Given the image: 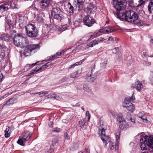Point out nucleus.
I'll return each instance as SVG.
<instances>
[{
	"instance_id": "obj_37",
	"label": "nucleus",
	"mask_w": 153,
	"mask_h": 153,
	"mask_svg": "<svg viewBox=\"0 0 153 153\" xmlns=\"http://www.w3.org/2000/svg\"><path fill=\"white\" fill-rule=\"evenodd\" d=\"M101 34L99 31L97 32H95L93 34L90 36V38L92 39L97 37L101 35Z\"/></svg>"
},
{
	"instance_id": "obj_34",
	"label": "nucleus",
	"mask_w": 153,
	"mask_h": 153,
	"mask_svg": "<svg viewBox=\"0 0 153 153\" xmlns=\"http://www.w3.org/2000/svg\"><path fill=\"white\" fill-rule=\"evenodd\" d=\"M135 99V98L132 95L131 97H127L126 98L125 100L124 101V102L126 101V102L129 103V102L133 101Z\"/></svg>"
},
{
	"instance_id": "obj_19",
	"label": "nucleus",
	"mask_w": 153,
	"mask_h": 153,
	"mask_svg": "<svg viewBox=\"0 0 153 153\" xmlns=\"http://www.w3.org/2000/svg\"><path fill=\"white\" fill-rule=\"evenodd\" d=\"M120 123L119 127L122 130H126L129 127L130 125L126 121H122Z\"/></svg>"
},
{
	"instance_id": "obj_43",
	"label": "nucleus",
	"mask_w": 153,
	"mask_h": 153,
	"mask_svg": "<svg viewBox=\"0 0 153 153\" xmlns=\"http://www.w3.org/2000/svg\"><path fill=\"white\" fill-rule=\"evenodd\" d=\"M105 39L106 40L107 39H105L102 37L98 38L95 39V40L97 42V43L98 44L99 43L103 42Z\"/></svg>"
},
{
	"instance_id": "obj_11",
	"label": "nucleus",
	"mask_w": 153,
	"mask_h": 153,
	"mask_svg": "<svg viewBox=\"0 0 153 153\" xmlns=\"http://www.w3.org/2000/svg\"><path fill=\"white\" fill-rule=\"evenodd\" d=\"M84 10L88 14H90L95 12L97 10V8L94 5L90 4L84 9Z\"/></svg>"
},
{
	"instance_id": "obj_22",
	"label": "nucleus",
	"mask_w": 153,
	"mask_h": 153,
	"mask_svg": "<svg viewBox=\"0 0 153 153\" xmlns=\"http://www.w3.org/2000/svg\"><path fill=\"white\" fill-rule=\"evenodd\" d=\"M46 97L48 98H54L57 100H59L61 98V97L53 93L50 94L46 96Z\"/></svg>"
},
{
	"instance_id": "obj_63",
	"label": "nucleus",
	"mask_w": 153,
	"mask_h": 153,
	"mask_svg": "<svg viewBox=\"0 0 153 153\" xmlns=\"http://www.w3.org/2000/svg\"><path fill=\"white\" fill-rule=\"evenodd\" d=\"M143 55L145 56H148V53L146 52H143Z\"/></svg>"
},
{
	"instance_id": "obj_59",
	"label": "nucleus",
	"mask_w": 153,
	"mask_h": 153,
	"mask_svg": "<svg viewBox=\"0 0 153 153\" xmlns=\"http://www.w3.org/2000/svg\"><path fill=\"white\" fill-rule=\"evenodd\" d=\"M103 122L102 121H101L100 122V123L99 124V125H100V126L99 127L100 128H99L102 129V128H102V126H103Z\"/></svg>"
},
{
	"instance_id": "obj_3",
	"label": "nucleus",
	"mask_w": 153,
	"mask_h": 153,
	"mask_svg": "<svg viewBox=\"0 0 153 153\" xmlns=\"http://www.w3.org/2000/svg\"><path fill=\"white\" fill-rule=\"evenodd\" d=\"M113 5L114 8L116 10V13L117 17L120 19L122 16L120 11L125 9L126 2L125 0H113Z\"/></svg>"
},
{
	"instance_id": "obj_29",
	"label": "nucleus",
	"mask_w": 153,
	"mask_h": 153,
	"mask_svg": "<svg viewBox=\"0 0 153 153\" xmlns=\"http://www.w3.org/2000/svg\"><path fill=\"white\" fill-rule=\"evenodd\" d=\"M31 51L27 45V47L25 48L23 52V54L25 56H29L30 53Z\"/></svg>"
},
{
	"instance_id": "obj_57",
	"label": "nucleus",
	"mask_w": 153,
	"mask_h": 153,
	"mask_svg": "<svg viewBox=\"0 0 153 153\" xmlns=\"http://www.w3.org/2000/svg\"><path fill=\"white\" fill-rule=\"evenodd\" d=\"M5 137L8 138L10 136V134L9 132H5L4 134Z\"/></svg>"
},
{
	"instance_id": "obj_40",
	"label": "nucleus",
	"mask_w": 153,
	"mask_h": 153,
	"mask_svg": "<svg viewBox=\"0 0 153 153\" xmlns=\"http://www.w3.org/2000/svg\"><path fill=\"white\" fill-rule=\"evenodd\" d=\"M48 93V91H43L39 92L38 93H36V94H39L40 97H42L44 96L45 95L47 94Z\"/></svg>"
},
{
	"instance_id": "obj_35",
	"label": "nucleus",
	"mask_w": 153,
	"mask_h": 153,
	"mask_svg": "<svg viewBox=\"0 0 153 153\" xmlns=\"http://www.w3.org/2000/svg\"><path fill=\"white\" fill-rule=\"evenodd\" d=\"M26 141L23 139L22 137H19L17 142V143L20 145L24 146V143Z\"/></svg>"
},
{
	"instance_id": "obj_62",
	"label": "nucleus",
	"mask_w": 153,
	"mask_h": 153,
	"mask_svg": "<svg viewBox=\"0 0 153 153\" xmlns=\"http://www.w3.org/2000/svg\"><path fill=\"white\" fill-rule=\"evenodd\" d=\"M3 77V75L0 71V82L2 81Z\"/></svg>"
},
{
	"instance_id": "obj_36",
	"label": "nucleus",
	"mask_w": 153,
	"mask_h": 153,
	"mask_svg": "<svg viewBox=\"0 0 153 153\" xmlns=\"http://www.w3.org/2000/svg\"><path fill=\"white\" fill-rule=\"evenodd\" d=\"M18 22L21 24L23 23L24 18L23 16H22L21 14H19L18 15Z\"/></svg>"
},
{
	"instance_id": "obj_33",
	"label": "nucleus",
	"mask_w": 153,
	"mask_h": 153,
	"mask_svg": "<svg viewBox=\"0 0 153 153\" xmlns=\"http://www.w3.org/2000/svg\"><path fill=\"white\" fill-rule=\"evenodd\" d=\"M80 70H78L76 72L71 74L70 75L71 78H74L76 77L78 74H80L81 73Z\"/></svg>"
},
{
	"instance_id": "obj_2",
	"label": "nucleus",
	"mask_w": 153,
	"mask_h": 153,
	"mask_svg": "<svg viewBox=\"0 0 153 153\" xmlns=\"http://www.w3.org/2000/svg\"><path fill=\"white\" fill-rule=\"evenodd\" d=\"M137 138H140V145L142 150H146L147 147L150 148H153V136H143L142 134L136 136Z\"/></svg>"
},
{
	"instance_id": "obj_55",
	"label": "nucleus",
	"mask_w": 153,
	"mask_h": 153,
	"mask_svg": "<svg viewBox=\"0 0 153 153\" xmlns=\"http://www.w3.org/2000/svg\"><path fill=\"white\" fill-rule=\"evenodd\" d=\"M107 61H105L102 63V66L104 68H106V65L107 64Z\"/></svg>"
},
{
	"instance_id": "obj_27",
	"label": "nucleus",
	"mask_w": 153,
	"mask_h": 153,
	"mask_svg": "<svg viewBox=\"0 0 153 153\" xmlns=\"http://www.w3.org/2000/svg\"><path fill=\"white\" fill-rule=\"evenodd\" d=\"M14 101L15 98H10L8 101H6V103L4 104V106H6L13 104L14 103Z\"/></svg>"
},
{
	"instance_id": "obj_12",
	"label": "nucleus",
	"mask_w": 153,
	"mask_h": 153,
	"mask_svg": "<svg viewBox=\"0 0 153 153\" xmlns=\"http://www.w3.org/2000/svg\"><path fill=\"white\" fill-rule=\"evenodd\" d=\"M93 71L91 70V74L88 73L87 74V79L88 82H92L95 80L97 76V73L95 72L93 74Z\"/></svg>"
},
{
	"instance_id": "obj_53",
	"label": "nucleus",
	"mask_w": 153,
	"mask_h": 153,
	"mask_svg": "<svg viewBox=\"0 0 153 153\" xmlns=\"http://www.w3.org/2000/svg\"><path fill=\"white\" fill-rule=\"evenodd\" d=\"M140 118L143 120V121H145L147 120V119H146V117L145 115H143L141 117L140 116Z\"/></svg>"
},
{
	"instance_id": "obj_16",
	"label": "nucleus",
	"mask_w": 153,
	"mask_h": 153,
	"mask_svg": "<svg viewBox=\"0 0 153 153\" xmlns=\"http://www.w3.org/2000/svg\"><path fill=\"white\" fill-rule=\"evenodd\" d=\"M131 88H135L138 91H140L142 89V83L139 81H137L132 84Z\"/></svg>"
},
{
	"instance_id": "obj_7",
	"label": "nucleus",
	"mask_w": 153,
	"mask_h": 153,
	"mask_svg": "<svg viewBox=\"0 0 153 153\" xmlns=\"http://www.w3.org/2000/svg\"><path fill=\"white\" fill-rule=\"evenodd\" d=\"M85 1V0H74L73 5L75 8V10L79 12L82 10Z\"/></svg>"
},
{
	"instance_id": "obj_44",
	"label": "nucleus",
	"mask_w": 153,
	"mask_h": 153,
	"mask_svg": "<svg viewBox=\"0 0 153 153\" xmlns=\"http://www.w3.org/2000/svg\"><path fill=\"white\" fill-rule=\"evenodd\" d=\"M67 27H68L67 25H63L61 27V28L59 29V30L60 31H63L66 30Z\"/></svg>"
},
{
	"instance_id": "obj_26",
	"label": "nucleus",
	"mask_w": 153,
	"mask_h": 153,
	"mask_svg": "<svg viewBox=\"0 0 153 153\" xmlns=\"http://www.w3.org/2000/svg\"><path fill=\"white\" fill-rule=\"evenodd\" d=\"M120 141V136L119 135H117L116 136V139L115 143V150H117L119 148V144Z\"/></svg>"
},
{
	"instance_id": "obj_8",
	"label": "nucleus",
	"mask_w": 153,
	"mask_h": 153,
	"mask_svg": "<svg viewBox=\"0 0 153 153\" xmlns=\"http://www.w3.org/2000/svg\"><path fill=\"white\" fill-rule=\"evenodd\" d=\"M83 22L85 25L89 27L93 26L95 21L92 17L87 15L84 17Z\"/></svg>"
},
{
	"instance_id": "obj_52",
	"label": "nucleus",
	"mask_w": 153,
	"mask_h": 153,
	"mask_svg": "<svg viewBox=\"0 0 153 153\" xmlns=\"http://www.w3.org/2000/svg\"><path fill=\"white\" fill-rule=\"evenodd\" d=\"M39 62H36V63H33L31 65H30V64H27L26 65V67H27L28 66L29 67H30V68H32L33 66H34L37 63H38Z\"/></svg>"
},
{
	"instance_id": "obj_17",
	"label": "nucleus",
	"mask_w": 153,
	"mask_h": 153,
	"mask_svg": "<svg viewBox=\"0 0 153 153\" xmlns=\"http://www.w3.org/2000/svg\"><path fill=\"white\" fill-rule=\"evenodd\" d=\"M19 38H20V37L18 36L16 34L13 40L14 44L17 47H24V46L22 43V41L19 40Z\"/></svg>"
},
{
	"instance_id": "obj_1",
	"label": "nucleus",
	"mask_w": 153,
	"mask_h": 153,
	"mask_svg": "<svg viewBox=\"0 0 153 153\" xmlns=\"http://www.w3.org/2000/svg\"><path fill=\"white\" fill-rule=\"evenodd\" d=\"M122 16L120 19H124L125 21L132 23L138 26L142 25L140 20L139 18L137 13L132 10H129L125 13L121 14Z\"/></svg>"
},
{
	"instance_id": "obj_21",
	"label": "nucleus",
	"mask_w": 153,
	"mask_h": 153,
	"mask_svg": "<svg viewBox=\"0 0 153 153\" xmlns=\"http://www.w3.org/2000/svg\"><path fill=\"white\" fill-rule=\"evenodd\" d=\"M5 27L10 30L12 29L13 28L12 22L10 20H7V18H5Z\"/></svg>"
},
{
	"instance_id": "obj_60",
	"label": "nucleus",
	"mask_w": 153,
	"mask_h": 153,
	"mask_svg": "<svg viewBox=\"0 0 153 153\" xmlns=\"http://www.w3.org/2000/svg\"><path fill=\"white\" fill-rule=\"evenodd\" d=\"M47 58H48L47 60L48 61L52 60L54 59V58L53 57V56H52L51 57L49 56L48 57H47Z\"/></svg>"
},
{
	"instance_id": "obj_39",
	"label": "nucleus",
	"mask_w": 153,
	"mask_h": 153,
	"mask_svg": "<svg viewBox=\"0 0 153 153\" xmlns=\"http://www.w3.org/2000/svg\"><path fill=\"white\" fill-rule=\"evenodd\" d=\"M68 6H70L69 7V10H70V13H73L74 12V7L72 5H71V4L69 2L68 3Z\"/></svg>"
},
{
	"instance_id": "obj_47",
	"label": "nucleus",
	"mask_w": 153,
	"mask_h": 153,
	"mask_svg": "<svg viewBox=\"0 0 153 153\" xmlns=\"http://www.w3.org/2000/svg\"><path fill=\"white\" fill-rule=\"evenodd\" d=\"M83 89L86 91L90 92L91 91V90L86 85H84L83 86Z\"/></svg>"
},
{
	"instance_id": "obj_64",
	"label": "nucleus",
	"mask_w": 153,
	"mask_h": 153,
	"mask_svg": "<svg viewBox=\"0 0 153 153\" xmlns=\"http://www.w3.org/2000/svg\"><path fill=\"white\" fill-rule=\"evenodd\" d=\"M134 2V0H128V2L130 4H132Z\"/></svg>"
},
{
	"instance_id": "obj_30",
	"label": "nucleus",
	"mask_w": 153,
	"mask_h": 153,
	"mask_svg": "<svg viewBox=\"0 0 153 153\" xmlns=\"http://www.w3.org/2000/svg\"><path fill=\"white\" fill-rule=\"evenodd\" d=\"M96 45H98V44L97 43V42L95 39L90 42L87 45L89 47H92Z\"/></svg>"
},
{
	"instance_id": "obj_20",
	"label": "nucleus",
	"mask_w": 153,
	"mask_h": 153,
	"mask_svg": "<svg viewBox=\"0 0 153 153\" xmlns=\"http://www.w3.org/2000/svg\"><path fill=\"white\" fill-rule=\"evenodd\" d=\"M32 135V134L29 132H25L22 134V137L23 139L26 141L28 140Z\"/></svg>"
},
{
	"instance_id": "obj_49",
	"label": "nucleus",
	"mask_w": 153,
	"mask_h": 153,
	"mask_svg": "<svg viewBox=\"0 0 153 153\" xmlns=\"http://www.w3.org/2000/svg\"><path fill=\"white\" fill-rule=\"evenodd\" d=\"M62 54V52H59L56 53V54L53 56L54 59L57 58L59 56H60Z\"/></svg>"
},
{
	"instance_id": "obj_4",
	"label": "nucleus",
	"mask_w": 153,
	"mask_h": 153,
	"mask_svg": "<svg viewBox=\"0 0 153 153\" xmlns=\"http://www.w3.org/2000/svg\"><path fill=\"white\" fill-rule=\"evenodd\" d=\"M25 34L28 37L33 38L37 35L38 31L35 25L32 24H29L25 27Z\"/></svg>"
},
{
	"instance_id": "obj_18",
	"label": "nucleus",
	"mask_w": 153,
	"mask_h": 153,
	"mask_svg": "<svg viewBox=\"0 0 153 153\" xmlns=\"http://www.w3.org/2000/svg\"><path fill=\"white\" fill-rule=\"evenodd\" d=\"M7 48L3 46H0V59H3L5 57Z\"/></svg>"
},
{
	"instance_id": "obj_10",
	"label": "nucleus",
	"mask_w": 153,
	"mask_h": 153,
	"mask_svg": "<svg viewBox=\"0 0 153 153\" xmlns=\"http://www.w3.org/2000/svg\"><path fill=\"white\" fill-rule=\"evenodd\" d=\"M99 132L101 133L100 136L102 140L105 143V145H106L107 143L110 141L109 139L108 136H106L104 134L105 130L104 128L102 129L99 128Z\"/></svg>"
},
{
	"instance_id": "obj_14",
	"label": "nucleus",
	"mask_w": 153,
	"mask_h": 153,
	"mask_svg": "<svg viewBox=\"0 0 153 153\" xmlns=\"http://www.w3.org/2000/svg\"><path fill=\"white\" fill-rule=\"evenodd\" d=\"M115 29L113 27L109 26L100 29L99 31L100 33H107L114 31Z\"/></svg>"
},
{
	"instance_id": "obj_6",
	"label": "nucleus",
	"mask_w": 153,
	"mask_h": 153,
	"mask_svg": "<svg viewBox=\"0 0 153 153\" xmlns=\"http://www.w3.org/2000/svg\"><path fill=\"white\" fill-rule=\"evenodd\" d=\"M62 12L58 7L53 8L52 10L51 14L53 18L57 19H61L62 16Z\"/></svg>"
},
{
	"instance_id": "obj_23",
	"label": "nucleus",
	"mask_w": 153,
	"mask_h": 153,
	"mask_svg": "<svg viewBox=\"0 0 153 153\" xmlns=\"http://www.w3.org/2000/svg\"><path fill=\"white\" fill-rule=\"evenodd\" d=\"M0 39L5 41H8L10 39V36L8 34L3 33L1 35Z\"/></svg>"
},
{
	"instance_id": "obj_38",
	"label": "nucleus",
	"mask_w": 153,
	"mask_h": 153,
	"mask_svg": "<svg viewBox=\"0 0 153 153\" xmlns=\"http://www.w3.org/2000/svg\"><path fill=\"white\" fill-rule=\"evenodd\" d=\"M67 19L68 20V23L70 24L71 22L73 21V14H69L68 15Z\"/></svg>"
},
{
	"instance_id": "obj_32",
	"label": "nucleus",
	"mask_w": 153,
	"mask_h": 153,
	"mask_svg": "<svg viewBox=\"0 0 153 153\" xmlns=\"http://www.w3.org/2000/svg\"><path fill=\"white\" fill-rule=\"evenodd\" d=\"M86 123V120L82 119V120H81L80 121H79V125L83 129L84 128L85 129V128L84 127V126L85 125V124Z\"/></svg>"
},
{
	"instance_id": "obj_41",
	"label": "nucleus",
	"mask_w": 153,
	"mask_h": 153,
	"mask_svg": "<svg viewBox=\"0 0 153 153\" xmlns=\"http://www.w3.org/2000/svg\"><path fill=\"white\" fill-rule=\"evenodd\" d=\"M146 0H139L138 1V4L137 7L144 5L145 3V1Z\"/></svg>"
},
{
	"instance_id": "obj_48",
	"label": "nucleus",
	"mask_w": 153,
	"mask_h": 153,
	"mask_svg": "<svg viewBox=\"0 0 153 153\" xmlns=\"http://www.w3.org/2000/svg\"><path fill=\"white\" fill-rule=\"evenodd\" d=\"M48 64H45V65H42V66L39 69L36 70H38V71H41V70L45 69L48 67Z\"/></svg>"
},
{
	"instance_id": "obj_28",
	"label": "nucleus",
	"mask_w": 153,
	"mask_h": 153,
	"mask_svg": "<svg viewBox=\"0 0 153 153\" xmlns=\"http://www.w3.org/2000/svg\"><path fill=\"white\" fill-rule=\"evenodd\" d=\"M85 59H83L82 60H81L79 62H76L73 65H71L68 68L69 69H71V68H74L75 66L78 65H81L82 63L85 60Z\"/></svg>"
},
{
	"instance_id": "obj_13",
	"label": "nucleus",
	"mask_w": 153,
	"mask_h": 153,
	"mask_svg": "<svg viewBox=\"0 0 153 153\" xmlns=\"http://www.w3.org/2000/svg\"><path fill=\"white\" fill-rule=\"evenodd\" d=\"M126 101L125 102L123 106L124 108H126L128 111L131 113L133 112L135 110V107L131 103H127Z\"/></svg>"
},
{
	"instance_id": "obj_42",
	"label": "nucleus",
	"mask_w": 153,
	"mask_h": 153,
	"mask_svg": "<svg viewBox=\"0 0 153 153\" xmlns=\"http://www.w3.org/2000/svg\"><path fill=\"white\" fill-rule=\"evenodd\" d=\"M124 118L123 117L122 115H119L117 116V120L119 121L120 123L122 122V121H124Z\"/></svg>"
},
{
	"instance_id": "obj_9",
	"label": "nucleus",
	"mask_w": 153,
	"mask_h": 153,
	"mask_svg": "<svg viewBox=\"0 0 153 153\" xmlns=\"http://www.w3.org/2000/svg\"><path fill=\"white\" fill-rule=\"evenodd\" d=\"M39 2V6L42 10L47 9L53 3L51 0H40Z\"/></svg>"
},
{
	"instance_id": "obj_61",
	"label": "nucleus",
	"mask_w": 153,
	"mask_h": 153,
	"mask_svg": "<svg viewBox=\"0 0 153 153\" xmlns=\"http://www.w3.org/2000/svg\"><path fill=\"white\" fill-rule=\"evenodd\" d=\"M53 131L55 132H57L59 131V129L57 128H54L53 129Z\"/></svg>"
},
{
	"instance_id": "obj_31",
	"label": "nucleus",
	"mask_w": 153,
	"mask_h": 153,
	"mask_svg": "<svg viewBox=\"0 0 153 153\" xmlns=\"http://www.w3.org/2000/svg\"><path fill=\"white\" fill-rule=\"evenodd\" d=\"M128 121L129 123L131 125L129 127H133L135 125V120L134 118H131L129 120H127Z\"/></svg>"
},
{
	"instance_id": "obj_51",
	"label": "nucleus",
	"mask_w": 153,
	"mask_h": 153,
	"mask_svg": "<svg viewBox=\"0 0 153 153\" xmlns=\"http://www.w3.org/2000/svg\"><path fill=\"white\" fill-rule=\"evenodd\" d=\"M131 118V114L128 112H127L126 114V119L128 120Z\"/></svg>"
},
{
	"instance_id": "obj_45",
	"label": "nucleus",
	"mask_w": 153,
	"mask_h": 153,
	"mask_svg": "<svg viewBox=\"0 0 153 153\" xmlns=\"http://www.w3.org/2000/svg\"><path fill=\"white\" fill-rule=\"evenodd\" d=\"M38 72V70H34L32 71H30V73H28V74L26 75V76L27 77L33 74H35L37 72Z\"/></svg>"
},
{
	"instance_id": "obj_58",
	"label": "nucleus",
	"mask_w": 153,
	"mask_h": 153,
	"mask_svg": "<svg viewBox=\"0 0 153 153\" xmlns=\"http://www.w3.org/2000/svg\"><path fill=\"white\" fill-rule=\"evenodd\" d=\"M86 115L88 116V120H89L90 119V115L89 114V111H87L86 112Z\"/></svg>"
},
{
	"instance_id": "obj_50",
	"label": "nucleus",
	"mask_w": 153,
	"mask_h": 153,
	"mask_svg": "<svg viewBox=\"0 0 153 153\" xmlns=\"http://www.w3.org/2000/svg\"><path fill=\"white\" fill-rule=\"evenodd\" d=\"M109 142L110 148L111 150L114 149V144L113 143H112L111 142L109 141Z\"/></svg>"
},
{
	"instance_id": "obj_5",
	"label": "nucleus",
	"mask_w": 153,
	"mask_h": 153,
	"mask_svg": "<svg viewBox=\"0 0 153 153\" xmlns=\"http://www.w3.org/2000/svg\"><path fill=\"white\" fill-rule=\"evenodd\" d=\"M9 2L0 6V12L2 13L4 11H7L10 6V7L12 8H18L16 6L17 4L16 2H14L13 3L12 2L14 0H9Z\"/></svg>"
},
{
	"instance_id": "obj_24",
	"label": "nucleus",
	"mask_w": 153,
	"mask_h": 153,
	"mask_svg": "<svg viewBox=\"0 0 153 153\" xmlns=\"http://www.w3.org/2000/svg\"><path fill=\"white\" fill-rule=\"evenodd\" d=\"M148 10L149 13H153V0H150L148 6Z\"/></svg>"
},
{
	"instance_id": "obj_15",
	"label": "nucleus",
	"mask_w": 153,
	"mask_h": 153,
	"mask_svg": "<svg viewBox=\"0 0 153 153\" xmlns=\"http://www.w3.org/2000/svg\"><path fill=\"white\" fill-rule=\"evenodd\" d=\"M16 35L20 37V38L19 39V40L22 41V43L24 47L25 46V45L28 44V41L27 38L24 34L18 33Z\"/></svg>"
},
{
	"instance_id": "obj_54",
	"label": "nucleus",
	"mask_w": 153,
	"mask_h": 153,
	"mask_svg": "<svg viewBox=\"0 0 153 153\" xmlns=\"http://www.w3.org/2000/svg\"><path fill=\"white\" fill-rule=\"evenodd\" d=\"M144 64L146 66H149L151 64V62L147 61H145L144 62Z\"/></svg>"
},
{
	"instance_id": "obj_25",
	"label": "nucleus",
	"mask_w": 153,
	"mask_h": 153,
	"mask_svg": "<svg viewBox=\"0 0 153 153\" xmlns=\"http://www.w3.org/2000/svg\"><path fill=\"white\" fill-rule=\"evenodd\" d=\"M27 46L30 50L31 52L33 50L39 49V44H31L28 45Z\"/></svg>"
},
{
	"instance_id": "obj_56",
	"label": "nucleus",
	"mask_w": 153,
	"mask_h": 153,
	"mask_svg": "<svg viewBox=\"0 0 153 153\" xmlns=\"http://www.w3.org/2000/svg\"><path fill=\"white\" fill-rule=\"evenodd\" d=\"M64 137L65 139H66L67 140H68L70 139L67 133H65L64 134Z\"/></svg>"
},
{
	"instance_id": "obj_46",
	"label": "nucleus",
	"mask_w": 153,
	"mask_h": 153,
	"mask_svg": "<svg viewBox=\"0 0 153 153\" xmlns=\"http://www.w3.org/2000/svg\"><path fill=\"white\" fill-rule=\"evenodd\" d=\"M69 78V76H66L63 78H62L60 81V82L62 83L65 81H68Z\"/></svg>"
}]
</instances>
